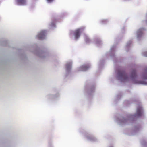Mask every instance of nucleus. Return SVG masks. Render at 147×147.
Instances as JSON below:
<instances>
[{"label": "nucleus", "mask_w": 147, "mask_h": 147, "mask_svg": "<svg viewBox=\"0 0 147 147\" xmlns=\"http://www.w3.org/2000/svg\"><path fill=\"white\" fill-rule=\"evenodd\" d=\"M81 68L82 71H85L87 70L89 67L88 65H84L82 66Z\"/></svg>", "instance_id": "6"}, {"label": "nucleus", "mask_w": 147, "mask_h": 147, "mask_svg": "<svg viewBox=\"0 0 147 147\" xmlns=\"http://www.w3.org/2000/svg\"><path fill=\"white\" fill-rule=\"evenodd\" d=\"M119 78L121 79L126 80L128 78V76L125 72L124 71H119L118 73Z\"/></svg>", "instance_id": "2"}, {"label": "nucleus", "mask_w": 147, "mask_h": 147, "mask_svg": "<svg viewBox=\"0 0 147 147\" xmlns=\"http://www.w3.org/2000/svg\"><path fill=\"white\" fill-rule=\"evenodd\" d=\"M141 30H141V29H139V30H138V32H139Z\"/></svg>", "instance_id": "12"}, {"label": "nucleus", "mask_w": 147, "mask_h": 147, "mask_svg": "<svg viewBox=\"0 0 147 147\" xmlns=\"http://www.w3.org/2000/svg\"><path fill=\"white\" fill-rule=\"evenodd\" d=\"M136 73L135 70L133 71L132 73L131 77L132 78H135L136 77Z\"/></svg>", "instance_id": "7"}, {"label": "nucleus", "mask_w": 147, "mask_h": 147, "mask_svg": "<svg viewBox=\"0 0 147 147\" xmlns=\"http://www.w3.org/2000/svg\"><path fill=\"white\" fill-rule=\"evenodd\" d=\"M143 78L147 79V69L146 70V73L143 76Z\"/></svg>", "instance_id": "9"}, {"label": "nucleus", "mask_w": 147, "mask_h": 147, "mask_svg": "<svg viewBox=\"0 0 147 147\" xmlns=\"http://www.w3.org/2000/svg\"><path fill=\"white\" fill-rule=\"evenodd\" d=\"M46 31L45 30L41 31L37 36L39 40L44 39L45 36Z\"/></svg>", "instance_id": "3"}, {"label": "nucleus", "mask_w": 147, "mask_h": 147, "mask_svg": "<svg viewBox=\"0 0 147 147\" xmlns=\"http://www.w3.org/2000/svg\"><path fill=\"white\" fill-rule=\"evenodd\" d=\"M66 68L67 70L70 69L71 68V64L70 63H69L67 64L66 65Z\"/></svg>", "instance_id": "8"}, {"label": "nucleus", "mask_w": 147, "mask_h": 147, "mask_svg": "<svg viewBox=\"0 0 147 147\" xmlns=\"http://www.w3.org/2000/svg\"><path fill=\"white\" fill-rule=\"evenodd\" d=\"M84 29L82 28H78L76 29L74 32V34L75 38L76 39H78L79 37L80 33L82 32L84 30Z\"/></svg>", "instance_id": "1"}, {"label": "nucleus", "mask_w": 147, "mask_h": 147, "mask_svg": "<svg viewBox=\"0 0 147 147\" xmlns=\"http://www.w3.org/2000/svg\"><path fill=\"white\" fill-rule=\"evenodd\" d=\"M144 56L147 57V52L145 53L144 54Z\"/></svg>", "instance_id": "11"}, {"label": "nucleus", "mask_w": 147, "mask_h": 147, "mask_svg": "<svg viewBox=\"0 0 147 147\" xmlns=\"http://www.w3.org/2000/svg\"><path fill=\"white\" fill-rule=\"evenodd\" d=\"M47 1L49 3H51L54 0H47Z\"/></svg>", "instance_id": "10"}, {"label": "nucleus", "mask_w": 147, "mask_h": 147, "mask_svg": "<svg viewBox=\"0 0 147 147\" xmlns=\"http://www.w3.org/2000/svg\"><path fill=\"white\" fill-rule=\"evenodd\" d=\"M17 3L19 5H25L26 3V0H17Z\"/></svg>", "instance_id": "5"}, {"label": "nucleus", "mask_w": 147, "mask_h": 147, "mask_svg": "<svg viewBox=\"0 0 147 147\" xmlns=\"http://www.w3.org/2000/svg\"><path fill=\"white\" fill-rule=\"evenodd\" d=\"M142 108L141 107H139L138 108L136 112V115L138 116H141Z\"/></svg>", "instance_id": "4"}]
</instances>
